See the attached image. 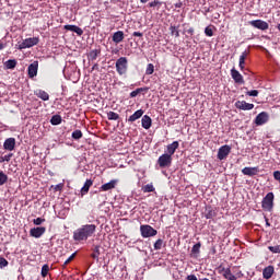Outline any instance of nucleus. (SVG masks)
Listing matches in <instances>:
<instances>
[{
  "instance_id": "f257e3e1",
  "label": "nucleus",
  "mask_w": 280,
  "mask_h": 280,
  "mask_svg": "<svg viewBox=\"0 0 280 280\" xmlns=\"http://www.w3.org/2000/svg\"><path fill=\"white\" fill-rule=\"evenodd\" d=\"M97 231V225L95 224H84L81 225L73 232V240L74 242H86L89 237H93L95 232Z\"/></svg>"
},
{
  "instance_id": "f03ea898",
  "label": "nucleus",
  "mask_w": 280,
  "mask_h": 280,
  "mask_svg": "<svg viewBox=\"0 0 280 280\" xmlns=\"http://www.w3.org/2000/svg\"><path fill=\"white\" fill-rule=\"evenodd\" d=\"M116 71L118 75H126L128 73V58L120 57L116 60Z\"/></svg>"
},
{
  "instance_id": "7ed1b4c3",
  "label": "nucleus",
  "mask_w": 280,
  "mask_h": 280,
  "mask_svg": "<svg viewBox=\"0 0 280 280\" xmlns=\"http://www.w3.org/2000/svg\"><path fill=\"white\" fill-rule=\"evenodd\" d=\"M275 207V194L273 192H268L261 201V208L265 211H272Z\"/></svg>"
},
{
  "instance_id": "20e7f679",
  "label": "nucleus",
  "mask_w": 280,
  "mask_h": 280,
  "mask_svg": "<svg viewBox=\"0 0 280 280\" xmlns=\"http://www.w3.org/2000/svg\"><path fill=\"white\" fill-rule=\"evenodd\" d=\"M40 39L38 37H30L24 39L18 47V49L23 50V49H30L31 47H34L38 45Z\"/></svg>"
},
{
  "instance_id": "39448f33",
  "label": "nucleus",
  "mask_w": 280,
  "mask_h": 280,
  "mask_svg": "<svg viewBox=\"0 0 280 280\" xmlns=\"http://www.w3.org/2000/svg\"><path fill=\"white\" fill-rule=\"evenodd\" d=\"M140 233L142 235V237L147 238V237H154L158 235L159 231L154 230V228H152V225H141L140 226Z\"/></svg>"
},
{
  "instance_id": "423d86ee",
  "label": "nucleus",
  "mask_w": 280,
  "mask_h": 280,
  "mask_svg": "<svg viewBox=\"0 0 280 280\" xmlns=\"http://www.w3.org/2000/svg\"><path fill=\"white\" fill-rule=\"evenodd\" d=\"M249 25H252V27H255L256 30H261V32H266V30H268L269 27L268 22L264 20L249 21Z\"/></svg>"
},
{
  "instance_id": "0eeeda50",
  "label": "nucleus",
  "mask_w": 280,
  "mask_h": 280,
  "mask_svg": "<svg viewBox=\"0 0 280 280\" xmlns=\"http://www.w3.org/2000/svg\"><path fill=\"white\" fill-rule=\"evenodd\" d=\"M158 164L160 165V167H170L172 165V156L167 153L162 154L158 159Z\"/></svg>"
},
{
  "instance_id": "6e6552de",
  "label": "nucleus",
  "mask_w": 280,
  "mask_h": 280,
  "mask_svg": "<svg viewBox=\"0 0 280 280\" xmlns=\"http://www.w3.org/2000/svg\"><path fill=\"white\" fill-rule=\"evenodd\" d=\"M270 116L266 112L259 113L255 118L256 126H264V124H268Z\"/></svg>"
},
{
  "instance_id": "1a4fd4ad",
  "label": "nucleus",
  "mask_w": 280,
  "mask_h": 280,
  "mask_svg": "<svg viewBox=\"0 0 280 280\" xmlns=\"http://www.w3.org/2000/svg\"><path fill=\"white\" fill-rule=\"evenodd\" d=\"M45 231H47L45 226L33 228L30 230V235L31 237H35L36 240H38L39 237H43V235H45Z\"/></svg>"
},
{
  "instance_id": "9d476101",
  "label": "nucleus",
  "mask_w": 280,
  "mask_h": 280,
  "mask_svg": "<svg viewBox=\"0 0 280 280\" xmlns=\"http://www.w3.org/2000/svg\"><path fill=\"white\" fill-rule=\"evenodd\" d=\"M229 154H231V148L228 144L222 145L218 151L219 161H224Z\"/></svg>"
},
{
  "instance_id": "9b49d317",
  "label": "nucleus",
  "mask_w": 280,
  "mask_h": 280,
  "mask_svg": "<svg viewBox=\"0 0 280 280\" xmlns=\"http://www.w3.org/2000/svg\"><path fill=\"white\" fill-rule=\"evenodd\" d=\"M236 108L240 110H253L255 108V105L252 103H246V101H237L235 103Z\"/></svg>"
},
{
  "instance_id": "f8f14e48",
  "label": "nucleus",
  "mask_w": 280,
  "mask_h": 280,
  "mask_svg": "<svg viewBox=\"0 0 280 280\" xmlns=\"http://www.w3.org/2000/svg\"><path fill=\"white\" fill-rule=\"evenodd\" d=\"M231 77L236 84H244V77L235 68L231 70Z\"/></svg>"
},
{
  "instance_id": "ddd939ff",
  "label": "nucleus",
  "mask_w": 280,
  "mask_h": 280,
  "mask_svg": "<svg viewBox=\"0 0 280 280\" xmlns=\"http://www.w3.org/2000/svg\"><path fill=\"white\" fill-rule=\"evenodd\" d=\"M28 78H36L38 75V61H34L27 68Z\"/></svg>"
},
{
  "instance_id": "4468645a",
  "label": "nucleus",
  "mask_w": 280,
  "mask_h": 280,
  "mask_svg": "<svg viewBox=\"0 0 280 280\" xmlns=\"http://www.w3.org/2000/svg\"><path fill=\"white\" fill-rule=\"evenodd\" d=\"M117 183H119V179H112L109 183L103 184L100 189L101 191H110V189L117 187Z\"/></svg>"
},
{
  "instance_id": "2eb2a0df",
  "label": "nucleus",
  "mask_w": 280,
  "mask_h": 280,
  "mask_svg": "<svg viewBox=\"0 0 280 280\" xmlns=\"http://www.w3.org/2000/svg\"><path fill=\"white\" fill-rule=\"evenodd\" d=\"M3 148H4V150L12 152V150H14V148H16V139L8 138L3 143Z\"/></svg>"
},
{
  "instance_id": "dca6fc26",
  "label": "nucleus",
  "mask_w": 280,
  "mask_h": 280,
  "mask_svg": "<svg viewBox=\"0 0 280 280\" xmlns=\"http://www.w3.org/2000/svg\"><path fill=\"white\" fill-rule=\"evenodd\" d=\"M242 174H244V176H257V174H259V167H244Z\"/></svg>"
},
{
  "instance_id": "f3484780",
  "label": "nucleus",
  "mask_w": 280,
  "mask_h": 280,
  "mask_svg": "<svg viewBox=\"0 0 280 280\" xmlns=\"http://www.w3.org/2000/svg\"><path fill=\"white\" fill-rule=\"evenodd\" d=\"M65 30L68 32H74L78 36H82V34H84V31L81 27L71 24L65 25Z\"/></svg>"
},
{
  "instance_id": "a211bd4d",
  "label": "nucleus",
  "mask_w": 280,
  "mask_h": 280,
  "mask_svg": "<svg viewBox=\"0 0 280 280\" xmlns=\"http://www.w3.org/2000/svg\"><path fill=\"white\" fill-rule=\"evenodd\" d=\"M141 124L144 130H150V128H152V118H150L148 115H144L141 119Z\"/></svg>"
},
{
  "instance_id": "6ab92c4d",
  "label": "nucleus",
  "mask_w": 280,
  "mask_h": 280,
  "mask_svg": "<svg viewBox=\"0 0 280 280\" xmlns=\"http://www.w3.org/2000/svg\"><path fill=\"white\" fill-rule=\"evenodd\" d=\"M272 275H275V267L268 266L262 270L264 279H272Z\"/></svg>"
},
{
  "instance_id": "aec40b11",
  "label": "nucleus",
  "mask_w": 280,
  "mask_h": 280,
  "mask_svg": "<svg viewBox=\"0 0 280 280\" xmlns=\"http://www.w3.org/2000/svg\"><path fill=\"white\" fill-rule=\"evenodd\" d=\"M113 43H116V45H119V43L124 42V33L122 31L115 32L112 37Z\"/></svg>"
},
{
  "instance_id": "412c9836",
  "label": "nucleus",
  "mask_w": 280,
  "mask_h": 280,
  "mask_svg": "<svg viewBox=\"0 0 280 280\" xmlns=\"http://www.w3.org/2000/svg\"><path fill=\"white\" fill-rule=\"evenodd\" d=\"M35 95L36 97H39V100H43V102H49V93L44 90H36Z\"/></svg>"
},
{
  "instance_id": "4be33fe9",
  "label": "nucleus",
  "mask_w": 280,
  "mask_h": 280,
  "mask_svg": "<svg viewBox=\"0 0 280 280\" xmlns=\"http://www.w3.org/2000/svg\"><path fill=\"white\" fill-rule=\"evenodd\" d=\"M178 147H179L178 141H174L173 143L168 144L166 147V150H167L166 154L172 156L173 154H175L176 150H178Z\"/></svg>"
},
{
  "instance_id": "5701e85b",
  "label": "nucleus",
  "mask_w": 280,
  "mask_h": 280,
  "mask_svg": "<svg viewBox=\"0 0 280 280\" xmlns=\"http://www.w3.org/2000/svg\"><path fill=\"white\" fill-rule=\"evenodd\" d=\"M141 117H143V109H138L128 118V121L132 124L133 121H137V119H141Z\"/></svg>"
},
{
  "instance_id": "b1692460",
  "label": "nucleus",
  "mask_w": 280,
  "mask_h": 280,
  "mask_svg": "<svg viewBox=\"0 0 280 280\" xmlns=\"http://www.w3.org/2000/svg\"><path fill=\"white\" fill-rule=\"evenodd\" d=\"M223 277L228 280H237V277L231 272V268H223Z\"/></svg>"
},
{
  "instance_id": "393cba45",
  "label": "nucleus",
  "mask_w": 280,
  "mask_h": 280,
  "mask_svg": "<svg viewBox=\"0 0 280 280\" xmlns=\"http://www.w3.org/2000/svg\"><path fill=\"white\" fill-rule=\"evenodd\" d=\"M93 186V180L86 179L83 187L81 188V194L84 196V194H89V189Z\"/></svg>"
},
{
  "instance_id": "a878e982",
  "label": "nucleus",
  "mask_w": 280,
  "mask_h": 280,
  "mask_svg": "<svg viewBox=\"0 0 280 280\" xmlns=\"http://www.w3.org/2000/svg\"><path fill=\"white\" fill-rule=\"evenodd\" d=\"M100 54H102V51L100 49H94L91 50L88 55L89 60L93 61V60H97V56H100Z\"/></svg>"
},
{
  "instance_id": "bb28decb",
  "label": "nucleus",
  "mask_w": 280,
  "mask_h": 280,
  "mask_svg": "<svg viewBox=\"0 0 280 280\" xmlns=\"http://www.w3.org/2000/svg\"><path fill=\"white\" fill-rule=\"evenodd\" d=\"M246 51H243L242 55L240 56V60H238V67L241 69V71H244V65H246Z\"/></svg>"
},
{
  "instance_id": "cd10ccee",
  "label": "nucleus",
  "mask_w": 280,
  "mask_h": 280,
  "mask_svg": "<svg viewBox=\"0 0 280 280\" xmlns=\"http://www.w3.org/2000/svg\"><path fill=\"white\" fill-rule=\"evenodd\" d=\"M51 126H60L62 124V117L60 115H54L50 119Z\"/></svg>"
},
{
  "instance_id": "c85d7f7f",
  "label": "nucleus",
  "mask_w": 280,
  "mask_h": 280,
  "mask_svg": "<svg viewBox=\"0 0 280 280\" xmlns=\"http://www.w3.org/2000/svg\"><path fill=\"white\" fill-rule=\"evenodd\" d=\"M205 218L206 220H213V218H215V210L207 208L205 212Z\"/></svg>"
},
{
  "instance_id": "c756f323",
  "label": "nucleus",
  "mask_w": 280,
  "mask_h": 280,
  "mask_svg": "<svg viewBox=\"0 0 280 280\" xmlns=\"http://www.w3.org/2000/svg\"><path fill=\"white\" fill-rule=\"evenodd\" d=\"M100 245H96L93 249V253L91 254V258L95 259L96 261H100Z\"/></svg>"
},
{
  "instance_id": "7c9ffc66",
  "label": "nucleus",
  "mask_w": 280,
  "mask_h": 280,
  "mask_svg": "<svg viewBox=\"0 0 280 280\" xmlns=\"http://www.w3.org/2000/svg\"><path fill=\"white\" fill-rule=\"evenodd\" d=\"M5 69H15L16 68V59H9L4 62Z\"/></svg>"
},
{
  "instance_id": "2f4dec72",
  "label": "nucleus",
  "mask_w": 280,
  "mask_h": 280,
  "mask_svg": "<svg viewBox=\"0 0 280 280\" xmlns=\"http://www.w3.org/2000/svg\"><path fill=\"white\" fill-rule=\"evenodd\" d=\"M148 91H149L148 88H138L130 93V97H137V95H139V93H143V92H148Z\"/></svg>"
},
{
  "instance_id": "473e14b6",
  "label": "nucleus",
  "mask_w": 280,
  "mask_h": 280,
  "mask_svg": "<svg viewBox=\"0 0 280 280\" xmlns=\"http://www.w3.org/2000/svg\"><path fill=\"white\" fill-rule=\"evenodd\" d=\"M107 119L109 121H117V119H119V114H117L115 112H108L107 113Z\"/></svg>"
},
{
  "instance_id": "72a5a7b5",
  "label": "nucleus",
  "mask_w": 280,
  "mask_h": 280,
  "mask_svg": "<svg viewBox=\"0 0 280 280\" xmlns=\"http://www.w3.org/2000/svg\"><path fill=\"white\" fill-rule=\"evenodd\" d=\"M170 32L172 36H175V38H178L180 36V32L178 31V26H171Z\"/></svg>"
},
{
  "instance_id": "f704fd0d",
  "label": "nucleus",
  "mask_w": 280,
  "mask_h": 280,
  "mask_svg": "<svg viewBox=\"0 0 280 280\" xmlns=\"http://www.w3.org/2000/svg\"><path fill=\"white\" fill-rule=\"evenodd\" d=\"M83 135H82V130L77 129L72 132V139H74L75 141L82 139Z\"/></svg>"
},
{
  "instance_id": "c9c22d12",
  "label": "nucleus",
  "mask_w": 280,
  "mask_h": 280,
  "mask_svg": "<svg viewBox=\"0 0 280 280\" xmlns=\"http://www.w3.org/2000/svg\"><path fill=\"white\" fill-rule=\"evenodd\" d=\"M8 183V175L3 173V171H0V187L2 185H5Z\"/></svg>"
},
{
  "instance_id": "e433bc0d",
  "label": "nucleus",
  "mask_w": 280,
  "mask_h": 280,
  "mask_svg": "<svg viewBox=\"0 0 280 280\" xmlns=\"http://www.w3.org/2000/svg\"><path fill=\"white\" fill-rule=\"evenodd\" d=\"M201 246H202V245H201L200 243L195 244V245L192 246V248H191L192 255H200V247H201Z\"/></svg>"
},
{
  "instance_id": "4c0bfd02",
  "label": "nucleus",
  "mask_w": 280,
  "mask_h": 280,
  "mask_svg": "<svg viewBox=\"0 0 280 280\" xmlns=\"http://www.w3.org/2000/svg\"><path fill=\"white\" fill-rule=\"evenodd\" d=\"M142 189H143L144 194H151L152 191H154V185L147 184Z\"/></svg>"
},
{
  "instance_id": "58836bf2",
  "label": "nucleus",
  "mask_w": 280,
  "mask_h": 280,
  "mask_svg": "<svg viewBox=\"0 0 280 280\" xmlns=\"http://www.w3.org/2000/svg\"><path fill=\"white\" fill-rule=\"evenodd\" d=\"M163 248V240L159 238L155 243H154V250H161Z\"/></svg>"
},
{
  "instance_id": "ea45409f",
  "label": "nucleus",
  "mask_w": 280,
  "mask_h": 280,
  "mask_svg": "<svg viewBox=\"0 0 280 280\" xmlns=\"http://www.w3.org/2000/svg\"><path fill=\"white\" fill-rule=\"evenodd\" d=\"M152 73H154V65L149 63V65L147 66L145 74H147V75H152Z\"/></svg>"
},
{
  "instance_id": "a19ab883",
  "label": "nucleus",
  "mask_w": 280,
  "mask_h": 280,
  "mask_svg": "<svg viewBox=\"0 0 280 280\" xmlns=\"http://www.w3.org/2000/svg\"><path fill=\"white\" fill-rule=\"evenodd\" d=\"M49 275V265H43L42 267V277H47Z\"/></svg>"
},
{
  "instance_id": "79ce46f5",
  "label": "nucleus",
  "mask_w": 280,
  "mask_h": 280,
  "mask_svg": "<svg viewBox=\"0 0 280 280\" xmlns=\"http://www.w3.org/2000/svg\"><path fill=\"white\" fill-rule=\"evenodd\" d=\"M268 250H270V253L280 254V245L269 246Z\"/></svg>"
},
{
  "instance_id": "37998d69",
  "label": "nucleus",
  "mask_w": 280,
  "mask_h": 280,
  "mask_svg": "<svg viewBox=\"0 0 280 280\" xmlns=\"http://www.w3.org/2000/svg\"><path fill=\"white\" fill-rule=\"evenodd\" d=\"M43 222H45V219H43V218H36L33 220V224H35V226H40V224H43Z\"/></svg>"
},
{
  "instance_id": "c03bdc74",
  "label": "nucleus",
  "mask_w": 280,
  "mask_h": 280,
  "mask_svg": "<svg viewBox=\"0 0 280 280\" xmlns=\"http://www.w3.org/2000/svg\"><path fill=\"white\" fill-rule=\"evenodd\" d=\"M246 95H248L249 97H257V95H259V91L257 90H252V91H248L246 93Z\"/></svg>"
},
{
  "instance_id": "a18cd8bd",
  "label": "nucleus",
  "mask_w": 280,
  "mask_h": 280,
  "mask_svg": "<svg viewBox=\"0 0 280 280\" xmlns=\"http://www.w3.org/2000/svg\"><path fill=\"white\" fill-rule=\"evenodd\" d=\"M205 34H206V36H209V37L213 36V28L207 26V27L205 28Z\"/></svg>"
},
{
  "instance_id": "49530a36",
  "label": "nucleus",
  "mask_w": 280,
  "mask_h": 280,
  "mask_svg": "<svg viewBox=\"0 0 280 280\" xmlns=\"http://www.w3.org/2000/svg\"><path fill=\"white\" fill-rule=\"evenodd\" d=\"M8 260L3 257H0V269L8 267Z\"/></svg>"
},
{
  "instance_id": "de8ad7c7",
  "label": "nucleus",
  "mask_w": 280,
  "mask_h": 280,
  "mask_svg": "<svg viewBox=\"0 0 280 280\" xmlns=\"http://www.w3.org/2000/svg\"><path fill=\"white\" fill-rule=\"evenodd\" d=\"M75 258V253H73L65 262L63 266H68V264H71L73 259Z\"/></svg>"
},
{
  "instance_id": "09e8293b",
  "label": "nucleus",
  "mask_w": 280,
  "mask_h": 280,
  "mask_svg": "<svg viewBox=\"0 0 280 280\" xmlns=\"http://www.w3.org/2000/svg\"><path fill=\"white\" fill-rule=\"evenodd\" d=\"M156 5H161V2L154 0L153 2H150V3H149V8H156Z\"/></svg>"
},
{
  "instance_id": "8fccbe9b",
  "label": "nucleus",
  "mask_w": 280,
  "mask_h": 280,
  "mask_svg": "<svg viewBox=\"0 0 280 280\" xmlns=\"http://www.w3.org/2000/svg\"><path fill=\"white\" fill-rule=\"evenodd\" d=\"M273 178H275L276 180H279V182H280V172H279V171H275V172H273Z\"/></svg>"
},
{
  "instance_id": "3c124183",
  "label": "nucleus",
  "mask_w": 280,
  "mask_h": 280,
  "mask_svg": "<svg viewBox=\"0 0 280 280\" xmlns=\"http://www.w3.org/2000/svg\"><path fill=\"white\" fill-rule=\"evenodd\" d=\"M12 156H13L12 153L7 154V155L3 156V161L8 162V161H10L12 159Z\"/></svg>"
},
{
  "instance_id": "603ef678",
  "label": "nucleus",
  "mask_w": 280,
  "mask_h": 280,
  "mask_svg": "<svg viewBox=\"0 0 280 280\" xmlns=\"http://www.w3.org/2000/svg\"><path fill=\"white\" fill-rule=\"evenodd\" d=\"M132 36H138L139 38H141L143 36V33H141V32H133Z\"/></svg>"
},
{
  "instance_id": "864d4df0",
  "label": "nucleus",
  "mask_w": 280,
  "mask_h": 280,
  "mask_svg": "<svg viewBox=\"0 0 280 280\" xmlns=\"http://www.w3.org/2000/svg\"><path fill=\"white\" fill-rule=\"evenodd\" d=\"M187 33L190 34V36H194V27L188 28Z\"/></svg>"
},
{
  "instance_id": "5fc2aeb1",
  "label": "nucleus",
  "mask_w": 280,
  "mask_h": 280,
  "mask_svg": "<svg viewBox=\"0 0 280 280\" xmlns=\"http://www.w3.org/2000/svg\"><path fill=\"white\" fill-rule=\"evenodd\" d=\"M266 226H270V222L268 221V218L265 217Z\"/></svg>"
},
{
  "instance_id": "6e6d98bb",
  "label": "nucleus",
  "mask_w": 280,
  "mask_h": 280,
  "mask_svg": "<svg viewBox=\"0 0 280 280\" xmlns=\"http://www.w3.org/2000/svg\"><path fill=\"white\" fill-rule=\"evenodd\" d=\"M4 47H5V45L0 42V51H1V49H4Z\"/></svg>"
},
{
  "instance_id": "4d7b16f0",
  "label": "nucleus",
  "mask_w": 280,
  "mask_h": 280,
  "mask_svg": "<svg viewBox=\"0 0 280 280\" xmlns=\"http://www.w3.org/2000/svg\"><path fill=\"white\" fill-rule=\"evenodd\" d=\"M98 65L95 63L93 67H92V71H95V69H97Z\"/></svg>"
},
{
  "instance_id": "13d9d810",
  "label": "nucleus",
  "mask_w": 280,
  "mask_h": 280,
  "mask_svg": "<svg viewBox=\"0 0 280 280\" xmlns=\"http://www.w3.org/2000/svg\"><path fill=\"white\" fill-rule=\"evenodd\" d=\"M150 0H140V3H148Z\"/></svg>"
}]
</instances>
